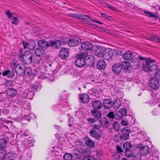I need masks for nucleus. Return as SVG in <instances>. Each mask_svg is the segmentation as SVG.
I'll list each match as a JSON object with an SVG mask.
<instances>
[{
    "label": "nucleus",
    "mask_w": 160,
    "mask_h": 160,
    "mask_svg": "<svg viewBox=\"0 0 160 160\" xmlns=\"http://www.w3.org/2000/svg\"><path fill=\"white\" fill-rule=\"evenodd\" d=\"M22 59H21L20 60L22 61L23 63L28 64L31 63L33 59L34 61V62L36 63H39L40 60H35L34 58V56H33L31 52L29 51H27L24 52V56L22 57Z\"/></svg>",
    "instance_id": "obj_3"
},
{
    "label": "nucleus",
    "mask_w": 160,
    "mask_h": 160,
    "mask_svg": "<svg viewBox=\"0 0 160 160\" xmlns=\"http://www.w3.org/2000/svg\"><path fill=\"white\" fill-rule=\"evenodd\" d=\"M138 58L140 59V60H142L144 59V58L142 57L141 56H139L138 57Z\"/></svg>",
    "instance_id": "obj_62"
},
{
    "label": "nucleus",
    "mask_w": 160,
    "mask_h": 160,
    "mask_svg": "<svg viewBox=\"0 0 160 160\" xmlns=\"http://www.w3.org/2000/svg\"><path fill=\"white\" fill-rule=\"evenodd\" d=\"M97 68L99 70H103L106 67V63L103 60L98 61L97 64Z\"/></svg>",
    "instance_id": "obj_24"
},
{
    "label": "nucleus",
    "mask_w": 160,
    "mask_h": 160,
    "mask_svg": "<svg viewBox=\"0 0 160 160\" xmlns=\"http://www.w3.org/2000/svg\"><path fill=\"white\" fill-rule=\"evenodd\" d=\"M107 117L110 119H113L114 118V115L113 112H109L108 114Z\"/></svg>",
    "instance_id": "obj_50"
},
{
    "label": "nucleus",
    "mask_w": 160,
    "mask_h": 160,
    "mask_svg": "<svg viewBox=\"0 0 160 160\" xmlns=\"http://www.w3.org/2000/svg\"><path fill=\"white\" fill-rule=\"evenodd\" d=\"M156 77L160 78V70H158V71L157 73L155 75Z\"/></svg>",
    "instance_id": "obj_58"
},
{
    "label": "nucleus",
    "mask_w": 160,
    "mask_h": 160,
    "mask_svg": "<svg viewBox=\"0 0 160 160\" xmlns=\"http://www.w3.org/2000/svg\"><path fill=\"white\" fill-rule=\"evenodd\" d=\"M121 124L123 126H126L128 125V122L124 120H122L121 122Z\"/></svg>",
    "instance_id": "obj_57"
},
{
    "label": "nucleus",
    "mask_w": 160,
    "mask_h": 160,
    "mask_svg": "<svg viewBox=\"0 0 160 160\" xmlns=\"http://www.w3.org/2000/svg\"><path fill=\"white\" fill-rule=\"evenodd\" d=\"M29 133L28 132H25L23 133V135L25 136H28L29 135Z\"/></svg>",
    "instance_id": "obj_61"
},
{
    "label": "nucleus",
    "mask_w": 160,
    "mask_h": 160,
    "mask_svg": "<svg viewBox=\"0 0 160 160\" xmlns=\"http://www.w3.org/2000/svg\"><path fill=\"white\" fill-rule=\"evenodd\" d=\"M128 151H125V154L127 158H130L132 156V154L130 153H129Z\"/></svg>",
    "instance_id": "obj_53"
},
{
    "label": "nucleus",
    "mask_w": 160,
    "mask_h": 160,
    "mask_svg": "<svg viewBox=\"0 0 160 160\" xmlns=\"http://www.w3.org/2000/svg\"><path fill=\"white\" fill-rule=\"evenodd\" d=\"M132 144L130 142H127L124 143L123 146V149L125 151H129L132 148Z\"/></svg>",
    "instance_id": "obj_30"
},
{
    "label": "nucleus",
    "mask_w": 160,
    "mask_h": 160,
    "mask_svg": "<svg viewBox=\"0 0 160 160\" xmlns=\"http://www.w3.org/2000/svg\"><path fill=\"white\" fill-rule=\"evenodd\" d=\"M129 134H122L120 136V138L122 140H127L129 138Z\"/></svg>",
    "instance_id": "obj_39"
},
{
    "label": "nucleus",
    "mask_w": 160,
    "mask_h": 160,
    "mask_svg": "<svg viewBox=\"0 0 160 160\" xmlns=\"http://www.w3.org/2000/svg\"><path fill=\"white\" fill-rule=\"evenodd\" d=\"M91 113L93 116L97 118H101L102 117V114L98 110H92Z\"/></svg>",
    "instance_id": "obj_29"
},
{
    "label": "nucleus",
    "mask_w": 160,
    "mask_h": 160,
    "mask_svg": "<svg viewBox=\"0 0 160 160\" xmlns=\"http://www.w3.org/2000/svg\"><path fill=\"white\" fill-rule=\"evenodd\" d=\"M102 106V103L99 100H95L92 102V107L95 110L101 109Z\"/></svg>",
    "instance_id": "obj_18"
},
{
    "label": "nucleus",
    "mask_w": 160,
    "mask_h": 160,
    "mask_svg": "<svg viewBox=\"0 0 160 160\" xmlns=\"http://www.w3.org/2000/svg\"><path fill=\"white\" fill-rule=\"evenodd\" d=\"M158 38H159L155 36H152L150 38V40L152 41H153L156 42H158Z\"/></svg>",
    "instance_id": "obj_46"
},
{
    "label": "nucleus",
    "mask_w": 160,
    "mask_h": 160,
    "mask_svg": "<svg viewBox=\"0 0 160 160\" xmlns=\"http://www.w3.org/2000/svg\"><path fill=\"white\" fill-rule=\"evenodd\" d=\"M85 144L86 146L91 148L94 147L95 145L94 142L89 139L86 141Z\"/></svg>",
    "instance_id": "obj_33"
},
{
    "label": "nucleus",
    "mask_w": 160,
    "mask_h": 160,
    "mask_svg": "<svg viewBox=\"0 0 160 160\" xmlns=\"http://www.w3.org/2000/svg\"><path fill=\"white\" fill-rule=\"evenodd\" d=\"M132 62L133 63V66L139 68L140 66V63L138 58H135L132 60Z\"/></svg>",
    "instance_id": "obj_34"
},
{
    "label": "nucleus",
    "mask_w": 160,
    "mask_h": 160,
    "mask_svg": "<svg viewBox=\"0 0 160 160\" xmlns=\"http://www.w3.org/2000/svg\"><path fill=\"white\" fill-rule=\"evenodd\" d=\"M141 149L145 154L148 153L149 151V148L147 146L142 147L141 148Z\"/></svg>",
    "instance_id": "obj_42"
},
{
    "label": "nucleus",
    "mask_w": 160,
    "mask_h": 160,
    "mask_svg": "<svg viewBox=\"0 0 160 160\" xmlns=\"http://www.w3.org/2000/svg\"><path fill=\"white\" fill-rule=\"evenodd\" d=\"M121 131L123 134H129V133L130 132V130L127 128H124L122 129Z\"/></svg>",
    "instance_id": "obj_40"
},
{
    "label": "nucleus",
    "mask_w": 160,
    "mask_h": 160,
    "mask_svg": "<svg viewBox=\"0 0 160 160\" xmlns=\"http://www.w3.org/2000/svg\"><path fill=\"white\" fill-rule=\"evenodd\" d=\"M113 128L118 131L120 130V127L119 123L115 122L114 123L113 125Z\"/></svg>",
    "instance_id": "obj_38"
},
{
    "label": "nucleus",
    "mask_w": 160,
    "mask_h": 160,
    "mask_svg": "<svg viewBox=\"0 0 160 160\" xmlns=\"http://www.w3.org/2000/svg\"><path fill=\"white\" fill-rule=\"evenodd\" d=\"M86 64L88 65L92 66L95 64V61L93 56L92 55H88L85 58Z\"/></svg>",
    "instance_id": "obj_14"
},
{
    "label": "nucleus",
    "mask_w": 160,
    "mask_h": 160,
    "mask_svg": "<svg viewBox=\"0 0 160 160\" xmlns=\"http://www.w3.org/2000/svg\"><path fill=\"white\" fill-rule=\"evenodd\" d=\"M25 68V66L23 64H18L15 67L16 73L19 76H21L24 73Z\"/></svg>",
    "instance_id": "obj_9"
},
{
    "label": "nucleus",
    "mask_w": 160,
    "mask_h": 160,
    "mask_svg": "<svg viewBox=\"0 0 160 160\" xmlns=\"http://www.w3.org/2000/svg\"><path fill=\"white\" fill-rule=\"evenodd\" d=\"M73 17L80 20L87 22H91L92 21L91 17L88 15L84 14H75Z\"/></svg>",
    "instance_id": "obj_11"
},
{
    "label": "nucleus",
    "mask_w": 160,
    "mask_h": 160,
    "mask_svg": "<svg viewBox=\"0 0 160 160\" xmlns=\"http://www.w3.org/2000/svg\"><path fill=\"white\" fill-rule=\"evenodd\" d=\"M41 88V85L38 82H35L32 85L31 88L36 91L39 90Z\"/></svg>",
    "instance_id": "obj_32"
},
{
    "label": "nucleus",
    "mask_w": 160,
    "mask_h": 160,
    "mask_svg": "<svg viewBox=\"0 0 160 160\" xmlns=\"http://www.w3.org/2000/svg\"><path fill=\"white\" fill-rule=\"evenodd\" d=\"M73 154L75 155H76V156L78 157V154L77 153H73Z\"/></svg>",
    "instance_id": "obj_63"
},
{
    "label": "nucleus",
    "mask_w": 160,
    "mask_h": 160,
    "mask_svg": "<svg viewBox=\"0 0 160 160\" xmlns=\"http://www.w3.org/2000/svg\"><path fill=\"white\" fill-rule=\"evenodd\" d=\"M96 123H97V125L96 124H93L92 127L95 129H99L101 126V120H97L96 121Z\"/></svg>",
    "instance_id": "obj_37"
},
{
    "label": "nucleus",
    "mask_w": 160,
    "mask_h": 160,
    "mask_svg": "<svg viewBox=\"0 0 160 160\" xmlns=\"http://www.w3.org/2000/svg\"><path fill=\"white\" fill-rule=\"evenodd\" d=\"M144 12L148 16L152 17H156L155 15L152 13L150 12H148L147 11H145Z\"/></svg>",
    "instance_id": "obj_51"
},
{
    "label": "nucleus",
    "mask_w": 160,
    "mask_h": 160,
    "mask_svg": "<svg viewBox=\"0 0 160 160\" xmlns=\"http://www.w3.org/2000/svg\"><path fill=\"white\" fill-rule=\"evenodd\" d=\"M89 96L86 94H83L81 95L80 98L81 102L83 103H87L89 100Z\"/></svg>",
    "instance_id": "obj_25"
},
{
    "label": "nucleus",
    "mask_w": 160,
    "mask_h": 160,
    "mask_svg": "<svg viewBox=\"0 0 160 160\" xmlns=\"http://www.w3.org/2000/svg\"><path fill=\"white\" fill-rule=\"evenodd\" d=\"M13 84V82L12 80H7L5 83V85L7 87H10L12 86Z\"/></svg>",
    "instance_id": "obj_44"
},
{
    "label": "nucleus",
    "mask_w": 160,
    "mask_h": 160,
    "mask_svg": "<svg viewBox=\"0 0 160 160\" xmlns=\"http://www.w3.org/2000/svg\"><path fill=\"white\" fill-rule=\"evenodd\" d=\"M4 76H7L8 78H12L14 76V72H11L10 70H8L4 71L2 73Z\"/></svg>",
    "instance_id": "obj_27"
},
{
    "label": "nucleus",
    "mask_w": 160,
    "mask_h": 160,
    "mask_svg": "<svg viewBox=\"0 0 160 160\" xmlns=\"http://www.w3.org/2000/svg\"><path fill=\"white\" fill-rule=\"evenodd\" d=\"M83 160H94L93 157H87L84 158Z\"/></svg>",
    "instance_id": "obj_55"
},
{
    "label": "nucleus",
    "mask_w": 160,
    "mask_h": 160,
    "mask_svg": "<svg viewBox=\"0 0 160 160\" xmlns=\"http://www.w3.org/2000/svg\"><path fill=\"white\" fill-rule=\"evenodd\" d=\"M24 56V52L23 53V50L22 49H20L19 50V54L18 55V57L20 60L21 59H22V57Z\"/></svg>",
    "instance_id": "obj_43"
},
{
    "label": "nucleus",
    "mask_w": 160,
    "mask_h": 160,
    "mask_svg": "<svg viewBox=\"0 0 160 160\" xmlns=\"http://www.w3.org/2000/svg\"><path fill=\"white\" fill-rule=\"evenodd\" d=\"M104 50H103L102 47L97 48L95 50V54L98 57L103 58Z\"/></svg>",
    "instance_id": "obj_17"
},
{
    "label": "nucleus",
    "mask_w": 160,
    "mask_h": 160,
    "mask_svg": "<svg viewBox=\"0 0 160 160\" xmlns=\"http://www.w3.org/2000/svg\"><path fill=\"white\" fill-rule=\"evenodd\" d=\"M23 73L26 76L29 77L31 75L32 71L30 68H25Z\"/></svg>",
    "instance_id": "obj_35"
},
{
    "label": "nucleus",
    "mask_w": 160,
    "mask_h": 160,
    "mask_svg": "<svg viewBox=\"0 0 160 160\" xmlns=\"http://www.w3.org/2000/svg\"><path fill=\"white\" fill-rule=\"evenodd\" d=\"M92 22H96V23H99L100 24H103V23L102 22H101L97 21L96 20H92Z\"/></svg>",
    "instance_id": "obj_60"
},
{
    "label": "nucleus",
    "mask_w": 160,
    "mask_h": 160,
    "mask_svg": "<svg viewBox=\"0 0 160 160\" xmlns=\"http://www.w3.org/2000/svg\"><path fill=\"white\" fill-rule=\"evenodd\" d=\"M61 44V42L60 40H57L54 41H50L49 46L52 47H54L56 48H58L60 47Z\"/></svg>",
    "instance_id": "obj_23"
},
{
    "label": "nucleus",
    "mask_w": 160,
    "mask_h": 160,
    "mask_svg": "<svg viewBox=\"0 0 160 160\" xmlns=\"http://www.w3.org/2000/svg\"><path fill=\"white\" fill-rule=\"evenodd\" d=\"M116 149H117V152L118 153H120L123 152L121 148L118 145H117Z\"/></svg>",
    "instance_id": "obj_54"
},
{
    "label": "nucleus",
    "mask_w": 160,
    "mask_h": 160,
    "mask_svg": "<svg viewBox=\"0 0 160 160\" xmlns=\"http://www.w3.org/2000/svg\"><path fill=\"white\" fill-rule=\"evenodd\" d=\"M134 55L133 52L131 51H127L124 53L122 55V58L125 60H130L134 57Z\"/></svg>",
    "instance_id": "obj_19"
},
{
    "label": "nucleus",
    "mask_w": 160,
    "mask_h": 160,
    "mask_svg": "<svg viewBox=\"0 0 160 160\" xmlns=\"http://www.w3.org/2000/svg\"><path fill=\"white\" fill-rule=\"evenodd\" d=\"M5 13L7 15L10 19L13 20V21L12 22V23L16 25H18L19 23L20 22V20L18 17H13L12 14L8 10L6 11Z\"/></svg>",
    "instance_id": "obj_5"
},
{
    "label": "nucleus",
    "mask_w": 160,
    "mask_h": 160,
    "mask_svg": "<svg viewBox=\"0 0 160 160\" xmlns=\"http://www.w3.org/2000/svg\"><path fill=\"white\" fill-rule=\"evenodd\" d=\"M38 46L42 49H47L49 46V43L43 39L39 41L38 42Z\"/></svg>",
    "instance_id": "obj_15"
},
{
    "label": "nucleus",
    "mask_w": 160,
    "mask_h": 160,
    "mask_svg": "<svg viewBox=\"0 0 160 160\" xmlns=\"http://www.w3.org/2000/svg\"><path fill=\"white\" fill-rule=\"evenodd\" d=\"M7 145L6 141L5 139H1L0 140V148L2 151L3 153L6 154V151L4 149V148L6 147Z\"/></svg>",
    "instance_id": "obj_21"
},
{
    "label": "nucleus",
    "mask_w": 160,
    "mask_h": 160,
    "mask_svg": "<svg viewBox=\"0 0 160 160\" xmlns=\"http://www.w3.org/2000/svg\"><path fill=\"white\" fill-rule=\"evenodd\" d=\"M35 53L38 58V60H40V62L41 60V57L45 53L44 51L42 49H40L39 48H37L35 51Z\"/></svg>",
    "instance_id": "obj_22"
},
{
    "label": "nucleus",
    "mask_w": 160,
    "mask_h": 160,
    "mask_svg": "<svg viewBox=\"0 0 160 160\" xmlns=\"http://www.w3.org/2000/svg\"><path fill=\"white\" fill-rule=\"evenodd\" d=\"M88 53L87 52L80 53L76 56L77 59L75 63L78 67L82 68L84 67L86 64L85 58H87Z\"/></svg>",
    "instance_id": "obj_2"
},
{
    "label": "nucleus",
    "mask_w": 160,
    "mask_h": 160,
    "mask_svg": "<svg viewBox=\"0 0 160 160\" xmlns=\"http://www.w3.org/2000/svg\"><path fill=\"white\" fill-rule=\"evenodd\" d=\"M101 125H102L104 128H107L109 127V123L108 120L106 118H104L103 119L101 120Z\"/></svg>",
    "instance_id": "obj_31"
},
{
    "label": "nucleus",
    "mask_w": 160,
    "mask_h": 160,
    "mask_svg": "<svg viewBox=\"0 0 160 160\" xmlns=\"http://www.w3.org/2000/svg\"><path fill=\"white\" fill-rule=\"evenodd\" d=\"M72 155L70 153H66L63 156L64 160H72Z\"/></svg>",
    "instance_id": "obj_36"
},
{
    "label": "nucleus",
    "mask_w": 160,
    "mask_h": 160,
    "mask_svg": "<svg viewBox=\"0 0 160 160\" xmlns=\"http://www.w3.org/2000/svg\"><path fill=\"white\" fill-rule=\"evenodd\" d=\"M35 44L34 43H29L28 48L32 50L35 48Z\"/></svg>",
    "instance_id": "obj_48"
},
{
    "label": "nucleus",
    "mask_w": 160,
    "mask_h": 160,
    "mask_svg": "<svg viewBox=\"0 0 160 160\" xmlns=\"http://www.w3.org/2000/svg\"><path fill=\"white\" fill-rule=\"evenodd\" d=\"M101 14L102 15V17L107 19H109L110 17L109 16H108L106 14L104 13H101Z\"/></svg>",
    "instance_id": "obj_56"
},
{
    "label": "nucleus",
    "mask_w": 160,
    "mask_h": 160,
    "mask_svg": "<svg viewBox=\"0 0 160 160\" xmlns=\"http://www.w3.org/2000/svg\"><path fill=\"white\" fill-rule=\"evenodd\" d=\"M108 6L109 8H110V9H111L113 10H116V9H115V8L114 7H112V6H111V5H108Z\"/></svg>",
    "instance_id": "obj_59"
},
{
    "label": "nucleus",
    "mask_w": 160,
    "mask_h": 160,
    "mask_svg": "<svg viewBox=\"0 0 160 160\" xmlns=\"http://www.w3.org/2000/svg\"><path fill=\"white\" fill-rule=\"evenodd\" d=\"M81 42V39L78 37H74L68 39L67 41V43L71 47H74L78 45Z\"/></svg>",
    "instance_id": "obj_4"
},
{
    "label": "nucleus",
    "mask_w": 160,
    "mask_h": 160,
    "mask_svg": "<svg viewBox=\"0 0 160 160\" xmlns=\"http://www.w3.org/2000/svg\"><path fill=\"white\" fill-rule=\"evenodd\" d=\"M149 83L150 87L153 89H156L159 88V84L155 78L152 77L150 78Z\"/></svg>",
    "instance_id": "obj_7"
},
{
    "label": "nucleus",
    "mask_w": 160,
    "mask_h": 160,
    "mask_svg": "<svg viewBox=\"0 0 160 160\" xmlns=\"http://www.w3.org/2000/svg\"><path fill=\"white\" fill-rule=\"evenodd\" d=\"M6 94L4 93H0V99L2 101H5L6 99Z\"/></svg>",
    "instance_id": "obj_45"
},
{
    "label": "nucleus",
    "mask_w": 160,
    "mask_h": 160,
    "mask_svg": "<svg viewBox=\"0 0 160 160\" xmlns=\"http://www.w3.org/2000/svg\"><path fill=\"white\" fill-rule=\"evenodd\" d=\"M122 160H128L125 158H122Z\"/></svg>",
    "instance_id": "obj_64"
},
{
    "label": "nucleus",
    "mask_w": 160,
    "mask_h": 160,
    "mask_svg": "<svg viewBox=\"0 0 160 160\" xmlns=\"http://www.w3.org/2000/svg\"><path fill=\"white\" fill-rule=\"evenodd\" d=\"M112 105L115 108L118 109L121 105L120 101L118 99L114 100L112 103Z\"/></svg>",
    "instance_id": "obj_28"
},
{
    "label": "nucleus",
    "mask_w": 160,
    "mask_h": 160,
    "mask_svg": "<svg viewBox=\"0 0 160 160\" xmlns=\"http://www.w3.org/2000/svg\"><path fill=\"white\" fill-rule=\"evenodd\" d=\"M103 105L106 108H111L112 106V102L109 99H105L103 101Z\"/></svg>",
    "instance_id": "obj_26"
},
{
    "label": "nucleus",
    "mask_w": 160,
    "mask_h": 160,
    "mask_svg": "<svg viewBox=\"0 0 160 160\" xmlns=\"http://www.w3.org/2000/svg\"><path fill=\"white\" fill-rule=\"evenodd\" d=\"M154 61L150 58H148L143 65V70L145 71H149L150 75H155L157 73L158 67L157 65L152 64Z\"/></svg>",
    "instance_id": "obj_1"
},
{
    "label": "nucleus",
    "mask_w": 160,
    "mask_h": 160,
    "mask_svg": "<svg viewBox=\"0 0 160 160\" xmlns=\"http://www.w3.org/2000/svg\"><path fill=\"white\" fill-rule=\"evenodd\" d=\"M22 44L23 45L24 48L25 49L28 48L29 43H27L25 41H23L22 42Z\"/></svg>",
    "instance_id": "obj_52"
},
{
    "label": "nucleus",
    "mask_w": 160,
    "mask_h": 160,
    "mask_svg": "<svg viewBox=\"0 0 160 160\" xmlns=\"http://www.w3.org/2000/svg\"><path fill=\"white\" fill-rule=\"evenodd\" d=\"M69 53V51L68 48H62L60 49L59 56L61 58L64 59L68 57Z\"/></svg>",
    "instance_id": "obj_10"
},
{
    "label": "nucleus",
    "mask_w": 160,
    "mask_h": 160,
    "mask_svg": "<svg viewBox=\"0 0 160 160\" xmlns=\"http://www.w3.org/2000/svg\"><path fill=\"white\" fill-rule=\"evenodd\" d=\"M120 65H121L122 68L123 69L124 72H129V69L130 68L131 64L129 62L123 61Z\"/></svg>",
    "instance_id": "obj_12"
},
{
    "label": "nucleus",
    "mask_w": 160,
    "mask_h": 160,
    "mask_svg": "<svg viewBox=\"0 0 160 160\" xmlns=\"http://www.w3.org/2000/svg\"><path fill=\"white\" fill-rule=\"evenodd\" d=\"M119 113L122 116L125 115L127 113V111L125 108L121 109L119 112Z\"/></svg>",
    "instance_id": "obj_41"
},
{
    "label": "nucleus",
    "mask_w": 160,
    "mask_h": 160,
    "mask_svg": "<svg viewBox=\"0 0 160 160\" xmlns=\"http://www.w3.org/2000/svg\"><path fill=\"white\" fill-rule=\"evenodd\" d=\"M113 55L112 50L110 48H108L104 49L103 58L107 60H110L112 58Z\"/></svg>",
    "instance_id": "obj_6"
},
{
    "label": "nucleus",
    "mask_w": 160,
    "mask_h": 160,
    "mask_svg": "<svg viewBox=\"0 0 160 160\" xmlns=\"http://www.w3.org/2000/svg\"><path fill=\"white\" fill-rule=\"evenodd\" d=\"M81 47L82 49L88 51L92 49L93 46L91 43L88 41L83 42L81 43Z\"/></svg>",
    "instance_id": "obj_8"
},
{
    "label": "nucleus",
    "mask_w": 160,
    "mask_h": 160,
    "mask_svg": "<svg viewBox=\"0 0 160 160\" xmlns=\"http://www.w3.org/2000/svg\"><path fill=\"white\" fill-rule=\"evenodd\" d=\"M7 97L8 98H12L15 97L17 93V92L15 89L9 88L6 91Z\"/></svg>",
    "instance_id": "obj_13"
},
{
    "label": "nucleus",
    "mask_w": 160,
    "mask_h": 160,
    "mask_svg": "<svg viewBox=\"0 0 160 160\" xmlns=\"http://www.w3.org/2000/svg\"><path fill=\"white\" fill-rule=\"evenodd\" d=\"M101 133L102 132L101 131H99L98 132L96 130H92L90 132V135L96 139H99L101 137Z\"/></svg>",
    "instance_id": "obj_16"
},
{
    "label": "nucleus",
    "mask_w": 160,
    "mask_h": 160,
    "mask_svg": "<svg viewBox=\"0 0 160 160\" xmlns=\"http://www.w3.org/2000/svg\"><path fill=\"white\" fill-rule=\"evenodd\" d=\"M33 96V92L32 91H29L27 93V98L29 99H31L32 98Z\"/></svg>",
    "instance_id": "obj_47"
},
{
    "label": "nucleus",
    "mask_w": 160,
    "mask_h": 160,
    "mask_svg": "<svg viewBox=\"0 0 160 160\" xmlns=\"http://www.w3.org/2000/svg\"><path fill=\"white\" fill-rule=\"evenodd\" d=\"M122 67L120 64L113 65L112 68L113 72L116 74H119L122 70Z\"/></svg>",
    "instance_id": "obj_20"
},
{
    "label": "nucleus",
    "mask_w": 160,
    "mask_h": 160,
    "mask_svg": "<svg viewBox=\"0 0 160 160\" xmlns=\"http://www.w3.org/2000/svg\"><path fill=\"white\" fill-rule=\"evenodd\" d=\"M87 119L89 123H93L94 122H96L97 121L94 118H87Z\"/></svg>",
    "instance_id": "obj_49"
}]
</instances>
